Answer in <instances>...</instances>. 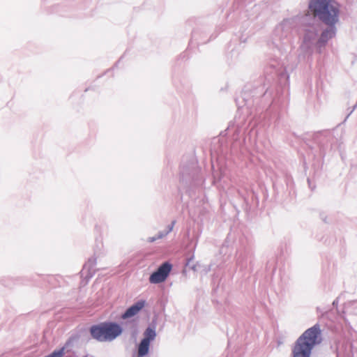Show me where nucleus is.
<instances>
[{"instance_id": "nucleus-2", "label": "nucleus", "mask_w": 357, "mask_h": 357, "mask_svg": "<svg viewBox=\"0 0 357 357\" xmlns=\"http://www.w3.org/2000/svg\"><path fill=\"white\" fill-rule=\"evenodd\" d=\"M308 8L313 15L306 14L303 17L301 31V51L312 54L313 48L321 54L328 41L335 38L336 24L340 21V8L335 0H310Z\"/></svg>"}, {"instance_id": "nucleus-19", "label": "nucleus", "mask_w": 357, "mask_h": 357, "mask_svg": "<svg viewBox=\"0 0 357 357\" xmlns=\"http://www.w3.org/2000/svg\"><path fill=\"white\" fill-rule=\"evenodd\" d=\"M286 183H287V185L289 186L291 181H292V178L291 176L288 175V174H286Z\"/></svg>"}, {"instance_id": "nucleus-4", "label": "nucleus", "mask_w": 357, "mask_h": 357, "mask_svg": "<svg viewBox=\"0 0 357 357\" xmlns=\"http://www.w3.org/2000/svg\"><path fill=\"white\" fill-rule=\"evenodd\" d=\"M204 183L201 169L194 162L186 164L182 161L180 172V186L178 191L183 194L185 192L189 197H192L197 190H199Z\"/></svg>"}, {"instance_id": "nucleus-14", "label": "nucleus", "mask_w": 357, "mask_h": 357, "mask_svg": "<svg viewBox=\"0 0 357 357\" xmlns=\"http://www.w3.org/2000/svg\"><path fill=\"white\" fill-rule=\"evenodd\" d=\"M200 31H202L201 28H197V29H194L192 31V39H191V41H190L191 43H192L193 40H199L198 36L199 35V32Z\"/></svg>"}, {"instance_id": "nucleus-11", "label": "nucleus", "mask_w": 357, "mask_h": 357, "mask_svg": "<svg viewBox=\"0 0 357 357\" xmlns=\"http://www.w3.org/2000/svg\"><path fill=\"white\" fill-rule=\"evenodd\" d=\"M96 265V258L94 257H92L89 258L86 263L83 266V269L82 270V275H83L84 274V272L87 271L86 278H88V280L91 279L95 274V266Z\"/></svg>"}, {"instance_id": "nucleus-7", "label": "nucleus", "mask_w": 357, "mask_h": 357, "mask_svg": "<svg viewBox=\"0 0 357 357\" xmlns=\"http://www.w3.org/2000/svg\"><path fill=\"white\" fill-rule=\"evenodd\" d=\"M156 336L155 325L151 324L144 331L143 338L137 345V357H144L149 354L151 343Z\"/></svg>"}, {"instance_id": "nucleus-13", "label": "nucleus", "mask_w": 357, "mask_h": 357, "mask_svg": "<svg viewBox=\"0 0 357 357\" xmlns=\"http://www.w3.org/2000/svg\"><path fill=\"white\" fill-rule=\"evenodd\" d=\"M208 33L207 29H203V33H202V35H203V36H201L200 41H199V42H198V43H206V42H208L211 39L216 38V37H217V35H218L217 33H216L215 35L212 34V35L210 36V38H209L208 40H207L206 41H204V40H203V41H202V39H204V37H205L206 35H208Z\"/></svg>"}, {"instance_id": "nucleus-15", "label": "nucleus", "mask_w": 357, "mask_h": 357, "mask_svg": "<svg viewBox=\"0 0 357 357\" xmlns=\"http://www.w3.org/2000/svg\"><path fill=\"white\" fill-rule=\"evenodd\" d=\"M245 257L239 256L236 259L237 265L241 268H243L246 266V263L244 261Z\"/></svg>"}, {"instance_id": "nucleus-16", "label": "nucleus", "mask_w": 357, "mask_h": 357, "mask_svg": "<svg viewBox=\"0 0 357 357\" xmlns=\"http://www.w3.org/2000/svg\"><path fill=\"white\" fill-rule=\"evenodd\" d=\"M194 259V255H192L190 257L187 259L186 263H185V267H189L193 271H196V265L193 264L190 266V261Z\"/></svg>"}, {"instance_id": "nucleus-28", "label": "nucleus", "mask_w": 357, "mask_h": 357, "mask_svg": "<svg viewBox=\"0 0 357 357\" xmlns=\"http://www.w3.org/2000/svg\"><path fill=\"white\" fill-rule=\"evenodd\" d=\"M83 357H95V356H89V354H86V355L84 356Z\"/></svg>"}, {"instance_id": "nucleus-6", "label": "nucleus", "mask_w": 357, "mask_h": 357, "mask_svg": "<svg viewBox=\"0 0 357 357\" xmlns=\"http://www.w3.org/2000/svg\"><path fill=\"white\" fill-rule=\"evenodd\" d=\"M145 300H138L128 307L121 315V318L125 320L120 324L123 327V331L129 333L132 337H135L138 333V324L135 319L129 320V319L137 315L145 306Z\"/></svg>"}, {"instance_id": "nucleus-25", "label": "nucleus", "mask_w": 357, "mask_h": 357, "mask_svg": "<svg viewBox=\"0 0 357 357\" xmlns=\"http://www.w3.org/2000/svg\"><path fill=\"white\" fill-rule=\"evenodd\" d=\"M307 183H308L309 187H311V183H310V178H307Z\"/></svg>"}, {"instance_id": "nucleus-12", "label": "nucleus", "mask_w": 357, "mask_h": 357, "mask_svg": "<svg viewBox=\"0 0 357 357\" xmlns=\"http://www.w3.org/2000/svg\"><path fill=\"white\" fill-rule=\"evenodd\" d=\"M294 26V21L292 19H284L276 28V31H282L284 38L290 33Z\"/></svg>"}, {"instance_id": "nucleus-10", "label": "nucleus", "mask_w": 357, "mask_h": 357, "mask_svg": "<svg viewBox=\"0 0 357 357\" xmlns=\"http://www.w3.org/2000/svg\"><path fill=\"white\" fill-rule=\"evenodd\" d=\"M239 196L243 199L245 205V209L246 211L251 210L252 208H257L259 204V199L258 195L253 190H251V202H249L248 198L246 197L240 190H238Z\"/></svg>"}, {"instance_id": "nucleus-26", "label": "nucleus", "mask_w": 357, "mask_h": 357, "mask_svg": "<svg viewBox=\"0 0 357 357\" xmlns=\"http://www.w3.org/2000/svg\"><path fill=\"white\" fill-rule=\"evenodd\" d=\"M245 41H246V39L241 38V42L245 43Z\"/></svg>"}, {"instance_id": "nucleus-27", "label": "nucleus", "mask_w": 357, "mask_h": 357, "mask_svg": "<svg viewBox=\"0 0 357 357\" xmlns=\"http://www.w3.org/2000/svg\"><path fill=\"white\" fill-rule=\"evenodd\" d=\"M336 304H337V301H334L333 302V305H336Z\"/></svg>"}, {"instance_id": "nucleus-20", "label": "nucleus", "mask_w": 357, "mask_h": 357, "mask_svg": "<svg viewBox=\"0 0 357 357\" xmlns=\"http://www.w3.org/2000/svg\"><path fill=\"white\" fill-rule=\"evenodd\" d=\"M320 218H321V219L324 222H326V223L327 222V220H326V219H327V216H326V215L324 213H320Z\"/></svg>"}, {"instance_id": "nucleus-5", "label": "nucleus", "mask_w": 357, "mask_h": 357, "mask_svg": "<svg viewBox=\"0 0 357 357\" xmlns=\"http://www.w3.org/2000/svg\"><path fill=\"white\" fill-rule=\"evenodd\" d=\"M89 331L92 339L99 342H107L116 340L123 333V329L116 321H105L91 325Z\"/></svg>"}, {"instance_id": "nucleus-21", "label": "nucleus", "mask_w": 357, "mask_h": 357, "mask_svg": "<svg viewBox=\"0 0 357 357\" xmlns=\"http://www.w3.org/2000/svg\"><path fill=\"white\" fill-rule=\"evenodd\" d=\"M156 240H158V239L157 238V236L155 235V236L149 237L148 238V242L153 243V242L155 241Z\"/></svg>"}, {"instance_id": "nucleus-22", "label": "nucleus", "mask_w": 357, "mask_h": 357, "mask_svg": "<svg viewBox=\"0 0 357 357\" xmlns=\"http://www.w3.org/2000/svg\"><path fill=\"white\" fill-rule=\"evenodd\" d=\"M197 21V19L195 18H190L188 20L187 23L189 24V25H192V23H195V22Z\"/></svg>"}, {"instance_id": "nucleus-24", "label": "nucleus", "mask_w": 357, "mask_h": 357, "mask_svg": "<svg viewBox=\"0 0 357 357\" xmlns=\"http://www.w3.org/2000/svg\"><path fill=\"white\" fill-rule=\"evenodd\" d=\"M123 56H121L117 61L116 63H115L114 65V67H117L119 63L121 62V59H122Z\"/></svg>"}, {"instance_id": "nucleus-17", "label": "nucleus", "mask_w": 357, "mask_h": 357, "mask_svg": "<svg viewBox=\"0 0 357 357\" xmlns=\"http://www.w3.org/2000/svg\"><path fill=\"white\" fill-rule=\"evenodd\" d=\"M175 223H176V220H173V221H172L171 224L167 225V227H166V229L165 230V232L167 233V234H169L172 231Z\"/></svg>"}, {"instance_id": "nucleus-3", "label": "nucleus", "mask_w": 357, "mask_h": 357, "mask_svg": "<svg viewBox=\"0 0 357 357\" xmlns=\"http://www.w3.org/2000/svg\"><path fill=\"white\" fill-rule=\"evenodd\" d=\"M322 342L319 324L305 330L295 341L291 348V357H310L313 349Z\"/></svg>"}, {"instance_id": "nucleus-18", "label": "nucleus", "mask_w": 357, "mask_h": 357, "mask_svg": "<svg viewBox=\"0 0 357 357\" xmlns=\"http://www.w3.org/2000/svg\"><path fill=\"white\" fill-rule=\"evenodd\" d=\"M167 235V234L165 232V231H160L158 233V234L156 236H157L158 239H161V238H164L165 236H166Z\"/></svg>"}, {"instance_id": "nucleus-1", "label": "nucleus", "mask_w": 357, "mask_h": 357, "mask_svg": "<svg viewBox=\"0 0 357 357\" xmlns=\"http://www.w3.org/2000/svg\"><path fill=\"white\" fill-rule=\"evenodd\" d=\"M273 76H266L265 80L249 83L244 86L241 94L236 98L238 107L233 121L230 122L225 135L215 139L211 145L212 156L220 161L227 160L236 154L241 146V137L248 132L254 119L264 121V126L274 124L278 126L282 117L281 96L289 80L284 72L277 74V80ZM255 124L248 131H253Z\"/></svg>"}, {"instance_id": "nucleus-8", "label": "nucleus", "mask_w": 357, "mask_h": 357, "mask_svg": "<svg viewBox=\"0 0 357 357\" xmlns=\"http://www.w3.org/2000/svg\"><path fill=\"white\" fill-rule=\"evenodd\" d=\"M173 268V265L169 261L162 262L149 276L151 284H160L166 281Z\"/></svg>"}, {"instance_id": "nucleus-9", "label": "nucleus", "mask_w": 357, "mask_h": 357, "mask_svg": "<svg viewBox=\"0 0 357 357\" xmlns=\"http://www.w3.org/2000/svg\"><path fill=\"white\" fill-rule=\"evenodd\" d=\"M312 139L319 147L320 155L324 158L326 151L331 146L330 141L332 139L331 133L327 131L317 132L313 134Z\"/></svg>"}, {"instance_id": "nucleus-23", "label": "nucleus", "mask_w": 357, "mask_h": 357, "mask_svg": "<svg viewBox=\"0 0 357 357\" xmlns=\"http://www.w3.org/2000/svg\"><path fill=\"white\" fill-rule=\"evenodd\" d=\"M356 105H357V103L356 105H354L351 109V110L350 111V112L349 113V114L347 115V118H348V116L354 111V109H356Z\"/></svg>"}]
</instances>
